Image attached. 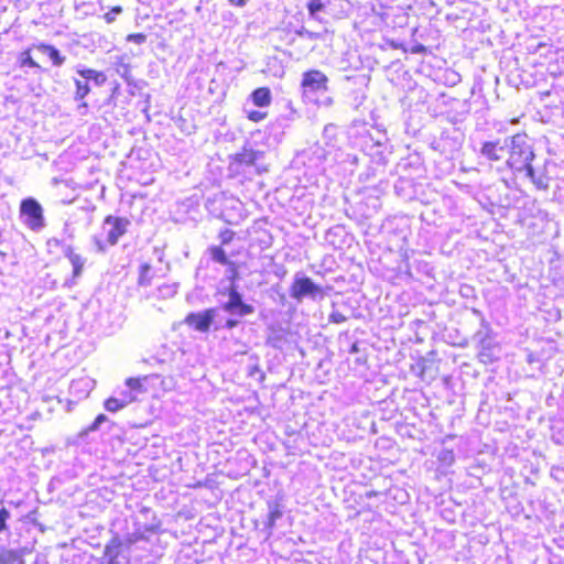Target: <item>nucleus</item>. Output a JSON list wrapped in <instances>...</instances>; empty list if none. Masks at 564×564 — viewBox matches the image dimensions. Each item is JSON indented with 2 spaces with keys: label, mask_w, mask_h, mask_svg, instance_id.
Masks as SVG:
<instances>
[{
  "label": "nucleus",
  "mask_w": 564,
  "mask_h": 564,
  "mask_svg": "<svg viewBox=\"0 0 564 564\" xmlns=\"http://www.w3.org/2000/svg\"><path fill=\"white\" fill-rule=\"evenodd\" d=\"M261 151L250 148H242L241 151L234 154L230 159V167L236 172H240L245 167L256 166L258 160L262 158Z\"/></svg>",
  "instance_id": "10"
},
{
  "label": "nucleus",
  "mask_w": 564,
  "mask_h": 564,
  "mask_svg": "<svg viewBox=\"0 0 564 564\" xmlns=\"http://www.w3.org/2000/svg\"><path fill=\"white\" fill-rule=\"evenodd\" d=\"M126 40L135 44H143L147 41V35L144 33H130Z\"/></svg>",
  "instance_id": "25"
},
{
  "label": "nucleus",
  "mask_w": 564,
  "mask_h": 564,
  "mask_svg": "<svg viewBox=\"0 0 564 564\" xmlns=\"http://www.w3.org/2000/svg\"><path fill=\"white\" fill-rule=\"evenodd\" d=\"M121 12H122V7L115 6L108 12H106L102 18L106 23L110 24V23L115 22V20H116L115 14H119Z\"/></svg>",
  "instance_id": "22"
},
{
  "label": "nucleus",
  "mask_w": 564,
  "mask_h": 564,
  "mask_svg": "<svg viewBox=\"0 0 564 564\" xmlns=\"http://www.w3.org/2000/svg\"><path fill=\"white\" fill-rule=\"evenodd\" d=\"M376 496H377V492H376V491H368V492L366 494V497H367V498H372V497H376Z\"/></svg>",
  "instance_id": "31"
},
{
  "label": "nucleus",
  "mask_w": 564,
  "mask_h": 564,
  "mask_svg": "<svg viewBox=\"0 0 564 564\" xmlns=\"http://www.w3.org/2000/svg\"><path fill=\"white\" fill-rule=\"evenodd\" d=\"M282 517V511L280 510L279 506H274L273 509L270 510L268 516V524L270 527L274 525V522Z\"/></svg>",
  "instance_id": "24"
},
{
  "label": "nucleus",
  "mask_w": 564,
  "mask_h": 564,
  "mask_svg": "<svg viewBox=\"0 0 564 564\" xmlns=\"http://www.w3.org/2000/svg\"><path fill=\"white\" fill-rule=\"evenodd\" d=\"M144 380H147V377H130L126 379L124 383L130 390L143 391Z\"/></svg>",
  "instance_id": "20"
},
{
  "label": "nucleus",
  "mask_w": 564,
  "mask_h": 564,
  "mask_svg": "<svg viewBox=\"0 0 564 564\" xmlns=\"http://www.w3.org/2000/svg\"><path fill=\"white\" fill-rule=\"evenodd\" d=\"M33 50L46 54L55 66H61L65 62V57L61 55L59 51L55 46L45 43H39L26 47L20 53L18 62L21 68H41L40 64L32 57Z\"/></svg>",
  "instance_id": "5"
},
{
  "label": "nucleus",
  "mask_w": 564,
  "mask_h": 564,
  "mask_svg": "<svg viewBox=\"0 0 564 564\" xmlns=\"http://www.w3.org/2000/svg\"><path fill=\"white\" fill-rule=\"evenodd\" d=\"M238 324H239V321H238V319H236V318H228V319L224 323V325H220V326L216 325V326H215V329H216V330H218V329H220V328L232 329V328H235L236 326H238Z\"/></svg>",
  "instance_id": "28"
},
{
  "label": "nucleus",
  "mask_w": 564,
  "mask_h": 564,
  "mask_svg": "<svg viewBox=\"0 0 564 564\" xmlns=\"http://www.w3.org/2000/svg\"><path fill=\"white\" fill-rule=\"evenodd\" d=\"M77 73L86 80H93L96 85L101 86L106 84L107 76L104 72L94 68H80Z\"/></svg>",
  "instance_id": "15"
},
{
  "label": "nucleus",
  "mask_w": 564,
  "mask_h": 564,
  "mask_svg": "<svg viewBox=\"0 0 564 564\" xmlns=\"http://www.w3.org/2000/svg\"><path fill=\"white\" fill-rule=\"evenodd\" d=\"M267 171H268V169H267V167H257V173H258V174L264 173V172H267Z\"/></svg>",
  "instance_id": "33"
},
{
  "label": "nucleus",
  "mask_w": 564,
  "mask_h": 564,
  "mask_svg": "<svg viewBox=\"0 0 564 564\" xmlns=\"http://www.w3.org/2000/svg\"><path fill=\"white\" fill-rule=\"evenodd\" d=\"M217 308H207L199 313H189L186 315L184 323L193 329L207 333L214 322Z\"/></svg>",
  "instance_id": "8"
},
{
  "label": "nucleus",
  "mask_w": 564,
  "mask_h": 564,
  "mask_svg": "<svg viewBox=\"0 0 564 564\" xmlns=\"http://www.w3.org/2000/svg\"><path fill=\"white\" fill-rule=\"evenodd\" d=\"M228 301L221 305L224 311L240 317L250 315L254 312L251 304L243 302L242 295L238 292L237 286L231 285L228 289Z\"/></svg>",
  "instance_id": "7"
},
{
  "label": "nucleus",
  "mask_w": 564,
  "mask_h": 564,
  "mask_svg": "<svg viewBox=\"0 0 564 564\" xmlns=\"http://www.w3.org/2000/svg\"><path fill=\"white\" fill-rule=\"evenodd\" d=\"M252 104L257 107H269L272 102V94L269 87H258L250 94Z\"/></svg>",
  "instance_id": "12"
},
{
  "label": "nucleus",
  "mask_w": 564,
  "mask_h": 564,
  "mask_svg": "<svg viewBox=\"0 0 564 564\" xmlns=\"http://www.w3.org/2000/svg\"><path fill=\"white\" fill-rule=\"evenodd\" d=\"M130 225L126 217L108 215L102 221V234L93 238L94 245L99 252H106L109 247L116 246L123 237Z\"/></svg>",
  "instance_id": "2"
},
{
  "label": "nucleus",
  "mask_w": 564,
  "mask_h": 564,
  "mask_svg": "<svg viewBox=\"0 0 564 564\" xmlns=\"http://www.w3.org/2000/svg\"><path fill=\"white\" fill-rule=\"evenodd\" d=\"M65 257L68 259L73 267L72 278H79L84 270L85 259L79 253H77L75 249L72 247H68L65 250Z\"/></svg>",
  "instance_id": "13"
},
{
  "label": "nucleus",
  "mask_w": 564,
  "mask_h": 564,
  "mask_svg": "<svg viewBox=\"0 0 564 564\" xmlns=\"http://www.w3.org/2000/svg\"><path fill=\"white\" fill-rule=\"evenodd\" d=\"M74 84H75L74 98L76 100H83L90 93V87L88 85V80L74 79Z\"/></svg>",
  "instance_id": "18"
},
{
  "label": "nucleus",
  "mask_w": 564,
  "mask_h": 564,
  "mask_svg": "<svg viewBox=\"0 0 564 564\" xmlns=\"http://www.w3.org/2000/svg\"><path fill=\"white\" fill-rule=\"evenodd\" d=\"M328 76L316 68H311L302 74L301 93L304 97H310L316 94H324L328 90Z\"/></svg>",
  "instance_id": "6"
},
{
  "label": "nucleus",
  "mask_w": 564,
  "mask_h": 564,
  "mask_svg": "<svg viewBox=\"0 0 564 564\" xmlns=\"http://www.w3.org/2000/svg\"><path fill=\"white\" fill-rule=\"evenodd\" d=\"M135 400H137L135 397H133L129 393H124L123 399H118L115 397L107 398L104 402V406L107 411L113 413V412H118V411L122 410L123 408H126L128 404L134 402Z\"/></svg>",
  "instance_id": "14"
},
{
  "label": "nucleus",
  "mask_w": 564,
  "mask_h": 564,
  "mask_svg": "<svg viewBox=\"0 0 564 564\" xmlns=\"http://www.w3.org/2000/svg\"><path fill=\"white\" fill-rule=\"evenodd\" d=\"M306 8L310 15H315L317 12L324 10L325 3L322 0H308Z\"/></svg>",
  "instance_id": "21"
},
{
  "label": "nucleus",
  "mask_w": 564,
  "mask_h": 564,
  "mask_svg": "<svg viewBox=\"0 0 564 564\" xmlns=\"http://www.w3.org/2000/svg\"><path fill=\"white\" fill-rule=\"evenodd\" d=\"M393 47L401 50L403 53H411V54H426L427 53V47L424 46L423 44H415V45H412L411 47H406L403 44H395V45H393Z\"/></svg>",
  "instance_id": "19"
},
{
  "label": "nucleus",
  "mask_w": 564,
  "mask_h": 564,
  "mask_svg": "<svg viewBox=\"0 0 564 564\" xmlns=\"http://www.w3.org/2000/svg\"><path fill=\"white\" fill-rule=\"evenodd\" d=\"M506 153V144H501L498 140L487 141L481 147V154L490 161H500Z\"/></svg>",
  "instance_id": "11"
},
{
  "label": "nucleus",
  "mask_w": 564,
  "mask_h": 564,
  "mask_svg": "<svg viewBox=\"0 0 564 564\" xmlns=\"http://www.w3.org/2000/svg\"><path fill=\"white\" fill-rule=\"evenodd\" d=\"M231 6L237 8H242L247 4L249 0H227Z\"/></svg>",
  "instance_id": "30"
},
{
  "label": "nucleus",
  "mask_w": 564,
  "mask_h": 564,
  "mask_svg": "<svg viewBox=\"0 0 564 564\" xmlns=\"http://www.w3.org/2000/svg\"><path fill=\"white\" fill-rule=\"evenodd\" d=\"M0 564H23V561L17 551L3 550L0 552Z\"/></svg>",
  "instance_id": "17"
},
{
  "label": "nucleus",
  "mask_w": 564,
  "mask_h": 564,
  "mask_svg": "<svg viewBox=\"0 0 564 564\" xmlns=\"http://www.w3.org/2000/svg\"><path fill=\"white\" fill-rule=\"evenodd\" d=\"M317 294H323L322 288L307 276L295 279L290 288L291 297L297 301H301L306 295L315 296Z\"/></svg>",
  "instance_id": "9"
},
{
  "label": "nucleus",
  "mask_w": 564,
  "mask_h": 564,
  "mask_svg": "<svg viewBox=\"0 0 564 564\" xmlns=\"http://www.w3.org/2000/svg\"><path fill=\"white\" fill-rule=\"evenodd\" d=\"M330 322L339 324L346 321V317L340 313H333L329 317Z\"/></svg>",
  "instance_id": "29"
},
{
  "label": "nucleus",
  "mask_w": 564,
  "mask_h": 564,
  "mask_svg": "<svg viewBox=\"0 0 564 564\" xmlns=\"http://www.w3.org/2000/svg\"><path fill=\"white\" fill-rule=\"evenodd\" d=\"M10 518V512L6 508L0 509V533L7 529V521Z\"/></svg>",
  "instance_id": "26"
},
{
  "label": "nucleus",
  "mask_w": 564,
  "mask_h": 564,
  "mask_svg": "<svg viewBox=\"0 0 564 564\" xmlns=\"http://www.w3.org/2000/svg\"><path fill=\"white\" fill-rule=\"evenodd\" d=\"M107 417L105 414H98L94 422L88 426V431L89 432H93V431H96L101 423L106 422Z\"/></svg>",
  "instance_id": "27"
},
{
  "label": "nucleus",
  "mask_w": 564,
  "mask_h": 564,
  "mask_svg": "<svg viewBox=\"0 0 564 564\" xmlns=\"http://www.w3.org/2000/svg\"><path fill=\"white\" fill-rule=\"evenodd\" d=\"M154 276H155V274H154V271L152 270L151 265L149 263H142L139 267V271H138V280H137L138 285L139 286L151 285Z\"/></svg>",
  "instance_id": "16"
},
{
  "label": "nucleus",
  "mask_w": 564,
  "mask_h": 564,
  "mask_svg": "<svg viewBox=\"0 0 564 564\" xmlns=\"http://www.w3.org/2000/svg\"><path fill=\"white\" fill-rule=\"evenodd\" d=\"M267 117L268 112L265 111L251 110L247 113V118L252 122H260L264 120Z\"/></svg>",
  "instance_id": "23"
},
{
  "label": "nucleus",
  "mask_w": 564,
  "mask_h": 564,
  "mask_svg": "<svg viewBox=\"0 0 564 564\" xmlns=\"http://www.w3.org/2000/svg\"><path fill=\"white\" fill-rule=\"evenodd\" d=\"M307 36H308L310 39H318V37H319V35H318V34H316V33H310V32H307Z\"/></svg>",
  "instance_id": "32"
},
{
  "label": "nucleus",
  "mask_w": 564,
  "mask_h": 564,
  "mask_svg": "<svg viewBox=\"0 0 564 564\" xmlns=\"http://www.w3.org/2000/svg\"><path fill=\"white\" fill-rule=\"evenodd\" d=\"M507 166L513 172H525V175L539 187L545 188L546 185L535 180V172L532 166L534 153L529 144L528 137L524 133H517L506 142Z\"/></svg>",
  "instance_id": "1"
},
{
  "label": "nucleus",
  "mask_w": 564,
  "mask_h": 564,
  "mask_svg": "<svg viewBox=\"0 0 564 564\" xmlns=\"http://www.w3.org/2000/svg\"><path fill=\"white\" fill-rule=\"evenodd\" d=\"M220 245H214L208 248V253L212 260L218 264L227 267L230 274L229 279L235 282L239 278V265L231 261L224 249V246L229 245L236 238V232L231 229H221L218 234Z\"/></svg>",
  "instance_id": "3"
},
{
  "label": "nucleus",
  "mask_w": 564,
  "mask_h": 564,
  "mask_svg": "<svg viewBox=\"0 0 564 564\" xmlns=\"http://www.w3.org/2000/svg\"><path fill=\"white\" fill-rule=\"evenodd\" d=\"M19 214L24 226L31 231L37 232L45 227L44 209L33 197L20 202Z\"/></svg>",
  "instance_id": "4"
}]
</instances>
